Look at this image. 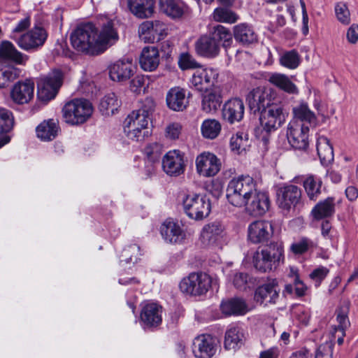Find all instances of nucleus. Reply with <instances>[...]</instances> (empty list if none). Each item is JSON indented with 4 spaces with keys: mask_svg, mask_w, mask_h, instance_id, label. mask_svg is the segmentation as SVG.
I'll return each instance as SVG.
<instances>
[{
    "mask_svg": "<svg viewBox=\"0 0 358 358\" xmlns=\"http://www.w3.org/2000/svg\"><path fill=\"white\" fill-rule=\"evenodd\" d=\"M232 41L229 29L219 24L215 26L208 34L201 36L194 43V49L199 56L215 58L220 54V42L224 48H228Z\"/></svg>",
    "mask_w": 358,
    "mask_h": 358,
    "instance_id": "1",
    "label": "nucleus"
},
{
    "mask_svg": "<svg viewBox=\"0 0 358 358\" xmlns=\"http://www.w3.org/2000/svg\"><path fill=\"white\" fill-rule=\"evenodd\" d=\"M141 255L140 247L136 244H133L124 249L121 257L123 259L122 261H124L127 263H135Z\"/></svg>",
    "mask_w": 358,
    "mask_h": 358,
    "instance_id": "56",
    "label": "nucleus"
},
{
    "mask_svg": "<svg viewBox=\"0 0 358 358\" xmlns=\"http://www.w3.org/2000/svg\"><path fill=\"white\" fill-rule=\"evenodd\" d=\"M58 121L54 119L44 120L36 129L38 138L44 141L55 138L59 132Z\"/></svg>",
    "mask_w": 358,
    "mask_h": 358,
    "instance_id": "38",
    "label": "nucleus"
},
{
    "mask_svg": "<svg viewBox=\"0 0 358 358\" xmlns=\"http://www.w3.org/2000/svg\"><path fill=\"white\" fill-rule=\"evenodd\" d=\"M156 103L152 97L148 96L139 101L138 109L134 110L139 112L140 115L150 120V116L155 110Z\"/></svg>",
    "mask_w": 358,
    "mask_h": 358,
    "instance_id": "53",
    "label": "nucleus"
},
{
    "mask_svg": "<svg viewBox=\"0 0 358 358\" xmlns=\"http://www.w3.org/2000/svg\"><path fill=\"white\" fill-rule=\"evenodd\" d=\"M283 255V246L279 243H271L253 255V264L260 272L265 273L276 267Z\"/></svg>",
    "mask_w": 358,
    "mask_h": 358,
    "instance_id": "5",
    "label": "nucleus"
},
{
    "mask_svg": "<svg viewBox=\"0 0 358 358\" xmlns=\"http://www.w3.org/2000/svg\"><path fill=\"white\" fill-rule=\"evenodd\" d=\"M96 39L97 28L91 22L78 25L70 36L73 48L76 51L89 56L99 55Z\"/></svg>",
    "mask_w": 358,
    "mask_h": 358,
    "instance_id": "2",
    "label": "nucleus"
},
{
    "mask_svg": "<svg viewBox=\"0 0 358 358\" xmlns=\"http://www.w3.org/2000/svg\"><path fill=\"white\" fill-rule=\"evenodd\" d=\"M220 122L215 119H208L203 122L201 133L203 137L209 139L215 138L221 131Z\"/></svg>",
    "mask_w": 358,
    "mask_h": 358,
    "instance_id": "47",
    "label": "nucleus"
},
{
    "mask_svg": "<svg viewBox=\"0 0 358 358\" xmlns=\"http://www.w3.org/2000/svg\"><path fill=\"white\" fill-rule=\"evenodd\" d=\"M10 37L20 48L28 51L42 46L47 39L48 34L43 27L36 25L19 37L15 35H10Z\"/></svg>",
    "mask_w": 358,
    "mask_h": 358,
    "instance_id": "11",
    "label": "nucleus"
},
{
    "mask_svg": "<svg viewBox=\"0 0 358 358\" xmlns=\"http://www.w3.org/2000/svg\"><path fill=\"white\" fill-rule=\"evenodd\" d=\"M121 105V101L117 98V95L113 93H108L104 96L99 103V110L102 115L110 116L115 113L118 110Z\"/></svg>",
    "mask_w": 358,
    "mask_h": 358,
    "instance_id": "42",
    "label": "nucleus"
},
{
    "mask_svg": "<svg viewBox=\"0 0 358 358\" xmlns=\"http://www.w3.org/2000/svg\"><path fill=\"white\" fill-rule=\"evenodd\" d=\"M119 39L117 31L114 28L111 20L103 24L100 30L97 29V45L99 55L103 53L107 49L113 45Z\"/></svg>",
    "mask_w": 358,
    "mask_h": 358,
    "instance_id": "20",
    "label": "nucleus"
},
{
    "mask_svg": "<svg viewBox=\"0 0 358 358\" xmlns=\"http://www.w3.org/2000/svg\"><path fill=\"white\" fill-rule=\"evenodd\" d=\"M350 302L348 299L344 300L340 307L339 311L337 312V331L341 333V337L337 339V344L339 345L343 343V337L345 336V330L350 326V322L348 318Z\"/></svg>",
    "mask_w": 358,
    "mask_h": 358,
    "instance_id": "37",
    "label": "nucleus"
},
{
    "mask_svg": "<svg viewBox=\"0 0 358 358\" xmlns=\"http://www.w3.org/2000/svg\"><path fill=\"white\" fill-rule=\"evenodd\" d=\"M234 286L239 290H245L249 282V275L246 273L236 272L231 275Z\"/></svg>",
    "mask_w": 358,
    "mask_h": 358,
    "instance_id": "60",
    "label": "nucleus"
},
{
    "mask_svg": "<svg viewBox=\"0 0 358 358\" xmlns=\"http://www.w3.org/2000/svg\"><path fill=\"white\" fill-rule=\"evenodd\" d=\"M280 289L275 280H272L258 287L255 292L256 302L268 306L275 304L279 298Z\"/></svg>",
    "mask_w": 358,
    "mask_h": 358,
    "instance_id": "19",
    "label": "nucleus"
},
{
    "mask_svg": "<svg viewBox=\"0 0 358 358\" xmlns=\"http://www.w3.org/2000/svg\"><path fill=\"white\" fill-rule=\"evenodd\" d=\"M212 285L211 277L203 272H193L184 278L179 287L182 292L194 296L205 295Z\"/></svg>",
    "mask_w": 358,
    "mask_h": 358,
    "instance_id": "8",
    "label": "nucleus"
},
{
    "mask_svg": "<svg viewBox=\"0 0 358 358\" xmlns=\"http://www.w3.org/2000/svg\"><path fill=\"white\" fill-rule=\"evenodd\" d=\"M166 26L159 20L145 21L138 28L140 38L145 43L161 40L166 34Z\"/></svg>",
    "mask_w": 358,
    "mask_h": 358,
    "instance_id": "15",
    "label": "nucleus"
},
{
    "mask_svg": "<svg viewBox=\"0 0 358 358\" xmlns=\"http://www.w3.org/2000/svg\"><path fill=\"white\" fill-rule=\"evenodd\" d=\"M135 67L129 59H120L109 68V76L111 80L123 82L129 80L134 73Z\"/></svg>",
    "mask_w": 358,
    "mask_h": 358,
    "instance_id": "23",
    "label": "nucleus"
},
{
    "mask_svg": "<svg viewBox=\"0 0 358 358\" xmlns=\"http://www.w3.org/2000/svg\"><path fill=\"white\" fill-rule=\"evenodd\" d=\"M280 63L285 67L294 69L299 65V55L295 50L286 52L280 57Z\"/></svg>",
    "mask_w": 358,
    "mask_h": 358,
    "instance_id": "51",
    "label": "nucleus"
},
{
    "mask_svg": "<svg viewBox=\"0 0 358 358\" xmlns=\"http://www.w3.org/2000/svg\"><path fill=\"white\" fill-rule=\"evenodd\" d=\"M129 10L138 18L150 17L155 12L154 0H127Z\"/></svg>",
    "mask_w": 358,
    "mask_h": 358,
    "instance_id": "31",
    "label": "nucleus"
},
{
    "mask_svg": "<svg viewBox=\"0 0 358 358\" xmlns=\"http://www.w3.org/2000/svg\"><path fill=\"white\" fill-rule=\"evenodd\" d=\"M162 169L170 176H178L185 169L184 154L178 150L169 151L163 157Z\"/></svg>",
    "mask_w": 358,
    "mask_h": 358,
    "instance_id": "16",
    "label": "nucleus"
},
{
    "mask_svg": "<svg viewBox=\"0 0 358 358\" xmlns=\"http://www.w3.org/2000/svg\"><path fill=\"white\" fill-rule=\"evenodd\" d=\"M159 8L173 19L181 17L185 12V5L180 0H159Z\"/></svg>",
    "mask_w": 358,
    "mask_h": 358,
    "instance_id": "39",
    "label": "nucleus"
},
{
    "mask_svg": "<svg viewBox=\"0 0 358 358\" xmlns=\"http://www.w3.org/2000/svg\"><path fill=\"white\" fill-rule=\"evenodd\" d=\"M196 170L199 176L210 178L216 176L221 170L220 159L213 153L203 152L195 160Z\"/></svg>",
    "mask_w": 358,
    "mask_h": 358,
    "instance_id": "12",
    "label": "nucleus"
},
{
    "mask_svg": "<svg viewBox=\"0 0 358 358\" xmlns=\"http://www.w3.org/2000/svg\"><path fill=\"white\" fill-rule=\"evenodd\" d=\"M276 203L280 209L285 213L295 210L302 203L301 189L292 184H285L278 188Z\"/></svg>",
    "mask_w": 358,
    "mask_h": 358,
    "instance_id": "9",
    "label": "nucleus"
},
{
    "mask_svg": "<svg viewBox=\"0 0 358 358\" xmlns=\"http://www.w3.org/2000/svg\"><path fill=\"white\" fill-rule=\"evenodd\" d=\"M334 348V341H327L317 348L315 353V358H333Z\"/></svg>",
    "mask_w": 358,
    "mask_h": 358,
    "instance_id": "58",
    "label": "nucleus"
},
{
    "mask_svg": "<svg viewBox=\"0 0 358 358\" xmlns=\"http://www.w3.org/2000/svg\"><path fill=\"white\" fill-rule=\"evenodd\" d=\"M162 152V145L158 143L148 144L144 149V153L148 159L152 162L158 161Z\"/></svg>",
    "mask_w": 358,
    "mask_h": 358,
    "instance_id": "57",
    "label": "nucleus"
},
{
    "mask_svg": "<svg viewBox=\"0 0 358 358\" xmlns=\"http://www.w3.org/2000/svg\"><path fill=\"white\" fill-rule=\"evenodd\" d=\"M248 146V136L243 132H238L232 136L230 139V148L231 150L240 154L245 151Z\"/></svg>",
    "mask_w": 358,
    "mask_h": 358,
    "instance_id": "49",
    "label": "nucleus"
},
{
    "mask_svg": "<svg viewBox=\"0 0 358 358\" xmlns=\"http://www.w3.org/2000/svg\"><path fill=\"white\" fill-rule=\"evenodd\" d=\"M224 231V226L221 222H211L205 224L202 228L200 234L201 241L206 246L213 245L222 237Z\"/></svg>",
    "mask_w": 358,
    "mask_h": 358,
    "instance_id": "29",
    "label": "nucleus"
},
{
    "mask_svg": "<svg viewBox=\"0 0 358 358\" xmlns=\"http://www.w3.org/2000/svg\"><path fill=\"white\" fill-rule=\"evenodd\" d=\"M92 113V104L85 99H74L66 103L62 108L65 121L73 125L85 122Z\"/></svg>",
    "mask_w": 358,
    "mask_h": 358,
    "instance_id": "6",
    "label": "nucleus"
},
{
    "mask_svg": "<svg viewBox=\"0 0 358 358\" xmlns=\"http://www.w3.org/2000/svg\"><path fill=\"white\" fill-rule=\"evenodd\" d=\"M285 290L289 294H292L294 290L297 296H302L305 295L306 287L299 278L298 275L294 277V284H288L285 285Z\"/></svg>",
    "mask_w": 358,
    "mask_h": 358,
    "instance_id": "61",
    "label": "nucleus"
},
{
    "mask_svg": "<svg viewBox=\"0 0 358 358\" xmlns=\"http://www.w3.org/2000/svg\"><path fill=\"white\" fill-rule=\"evenodd\" d=\"M185 214L194 220H201L208 217L211 210V203L206 195L196 193L186 194L182 199Z\"/></svg>",
    "mask_w": 358,
    "mask_h": 358,
    "instance_id": "7",
    "label": "nucleus"
},
{
    "mask_svg": "<svg viewBox=\"0 0 358 358\" xmlns=\"http://www.w3.org/2000/svg\"><path fill=\"white\" fill-rule=\"evenodd\" d=\"M212 17L216 22L227 24H234L239 19V16L235 12L224 7L215 8L212 14Z\"/></svg>",
    "mask_w": 358,
    "mask_h": 358,
    "instance_id": "46",
    "label": "nucleus"
},
{
    "mask_svg": "<svg viewBox=\"0 0 358 358\" xmlns=\"http://www.w3.org/2000/svg\"><path fill=\"white\" fill-rule=\"evenodd\" d=\"M19 75V70L16 68L0 69V88L8 86L10 82L17 78Z\"/></svg>",
    "mask_w": 358,
    "mask_h": 358,
    "instance_id": "55",
    "label": "nucleus"
},
{
    "mask_svg": "<svg viewBox=\"0 0 358 358\" xmlns=\"http://www.w3.org/2000/svg\"><path fill=\"white\" fill-rule=\"evenodd\" d=\"M271 90L265 87L253 89L247 96L249 107L254 113L260 112L273 104L271 100Z\"/></svg>",
    "mask_w": 358,
    "mask_h": 358,
    "instance_id": "17",
    "label": "nucleus"
},
{
    "mask_svg": "<svg viewBox=\"0 0 358 358\" xmlns=\"http://www.w3.org/2000/svg\"><path fill=\"white\" fill-rule=\"evenodd\" d=\"M337 20L344 25H348L350 23V13L346 3H341L337 5Z\"/></svg>",
    "mask_w": 358,
    "mask_h": 358,
    "instance_id": "62",
    "label": "nucleus"
},
{
    "mask_svg": "<svg viewBox=\"0 0 358 358\" xmlns=\"http://www.w3.org/2000/svg\"><path fill=\"white\" fill-rule=\"evenodd\" d=\"M34 94V83L30 79L16 83L10 92L12 100L17 104L29 103Z\"/></svg>",
    "mask_w": 358,
    "mask_h": 358,
    "instance_id": "21",
    "label": "nucleus"
},
{
    "mask_svg": "<svg viewBox=\"0 0 358 358\" xmlns=\"http://www.w3.org/2000/svg\"><path fill=\"white\" fill-rule=\"evenodd\" d=\"M271 84L288 93H296V86L283 74L273 73L268 80Z\"/></svg>",
    "mask_w": 358,
    "mask_h": 358,
    "instance_id": "45",
    "label": "nucleus"
},
{
    "mask_svg": "<svg viewBox=\"0 0 358 358\" xmlns=\"http://www.w3.org/2000/svg\"><path fill=\"white\" fill-rule=\"evenodd\" d=\"M163 238L170 243H181L186 237L185 231L180 225L171 220H166L161 227Z\"/></svg>",
    "mask_w": 358,
    "mask_h": 358,
    "instance_id": "27",
    "label": "nucleus"
},
{
    "mask_svg": "<svg viewBox=\"0 0 358 358\" xmlns=\"http://www.w3.org/2000/svg\"><path fill=\"white\" fill-rule=\"evenodd\" d=\"M14 117L9 110L0 107V135L10 131L13 127Z\"/></svg>",
    "mask_w": 358,
    "mask_h": 358,
    "instance_id": "50",
    "label": "nucleus"
},
{
    "mask_svg": "<svg viewBox=\"0 0 358 358\" xmlns=\"http://www.w3.org/2000/svg\"><path fill=\"white\" fill-rule=\"evenodd\" d=\"M334 211V198H327L318 203L312 210L311 214L314 219L319 220L331 215Z\"/></svg>",
    "mask_w": 358,
    "mask_h": 358,
    "instance_id": "44",
    "label": "nucleus"
},
{
    "mask_svg": "<svg viewBox=\"0 0 358 358\" xmlns=\"http://www.w3.org/2000/svg\"><path fill=\"white\" fill-rule=\"evenodd\" d=\"M214 339L210 335H201L195 338L193 352L198 358H210L215 353Z\"/></svg>",
    "mask_w": 358,
    "mask_h": 358,
    "instance_id": "26",
    "label": "nucleus"
},
{
    "mask_svg": "<svg viewBox=\"0 0 358 358\" xmlns=\"http://www.w3.org/2000/svg\"><path fill=\"white\" fill-rule=\"evenodd\" d=\"M141 68L145 71H155L159 64V54L155 47H145L139 59Z\"/></svg>",
    "mask_w": 358,
    "mask_h": 358,
    "instance_id": "33",
    "label": "nucleus"
},
{
    "mask_svg": "<svg viewBox=\"0 0 358 358\" xmlns=\"http://www.w3.org/2000/svg\"><path fill=\"white\" fill-rule=\"evenodd\" d=\"M222 103V91L218 87L205 90L201 101L202 110L207 113L215 112Z\"/></svg>",
    "mask_w": 358,
    "mask_h": 358,
    "instance_id": "30",
    "label": "nucleus"
},
{
    "mask_svg": "<svg viewBox=\"0 0 358 358\" xmlns=\"http://www.w3.org/2000/svg\"><path fill=\"white\" fill-rule=\"evenodd\" d=\"M309 131L310 129L308 127L289 122L286 132L289 144L296 150H306L308 147Z\"/></svg>",
    "mask_w": 358,
    "mask_h": 358,
    "instance_id": "14",
    "label": "nucleus"
},
{
    "mask_svg": "<svg viewBox=\"0 0 358 358\" xmlns=\"http://www.w3.org/2000/svg\"><path fill=\"white\" fill-rule=\"evenodd\" d=\"M234 38L243 45H250L257 41V35L253 27L247 23H241L234 27Z\"/></svg>",
    "mask_w": 358,
    "mask_h": 358,
    "instance_id": "35",
    "label": "nucleus"
},
{
    "mask_svg": "<svg viewBox=\"0 0 358 358\" xmlns=\"http://www.w3.org/2000/svg\"><path fill=\"white\" fill-rule=\"evenodd\" d=\"M315 247V243L310 239L303 237L290 246L291 251L295 255H302Z\"/></svg>",
    "mask_w": 358,
    "mask_h": 358,
    "instance_id": "54",
    "label": "nucleus"
},
{
    "mask_svg": "<svg viewBox=\"0 0 358 358\" xmlns=\"http://www.w3.org/2000/svg\"><path fill=\"white\" fill-rule=\"evenodd\" d=\"M217 76L218 73L213 69L200 67L193 73L191 83L196 90L203 92L213 85Z\"/></svg>",
    "mask_w": 358,
    "mask_h": 358,
    "instance_id": "22",
    "label": "nucleus"
},
{
    "mask_svg": "<svg viewBox=\"0 0 358 358\" xmlns=\"http://www.w3.org/2000/svg\"><path fill=\"white\" fill-rule=\"evenodd\" d=\"M243 207L248 214L254 217L262 216L270 208L269 196L267 193L261 192L257 188Z\"/></svg>",
    "mask_w": 358,
    "mask_h": 358,
    "instance_id": "13",
    "label": "nucleus"
},
{
    "mask_svg": "<svg viewBox=\"0 0 358 358\" xmlns=\"http://www.w3.org/2000/svg\"><path fill=\"white\" fill-rule=\"evenodd\" d=\"M124 131L129 138L135 141H141L149 135L148 127L145 129H140L139 127L124 128Z\"/></svg>",
    "mask_w": 358,
    "mask_h": 358,
    "instance_id": "59",
    "label": "nucleus"
},
{
    "mask_svg": "<svg viewBox=\"0 0 358 358\" xmlns=\"http://www.w3.org/2000/svg\"><path fill=\"white\" fill-rule=\"evenodd\" d=\"M322 182L314 175H308L303 181V187L307 196L311 201H316L321 194Z\"/></svg>",
    "mask_w": 358,
    "mask_h": 358,
    "instance_id": "41",
    "label": "nucleus"
},
{
    "mask_svg": "<svg viewBox=\"0 0 358 358\" xmlns=\"http://www.w3.org/2000/svg\"><path fill=\"white\" fill-rule=\"evenodd\" d=\"M284 121L282 107L278 103L271 104L260 111V125L255 129L256 136L266 143L270 134L276 131Z\"/></svg>",
    "mask_w": 358,
    "mask_h": 358,
    "instance_id": "4",
    "label": "nucleus"
},
{
    "mask_svg": "<svg viewBox=\"0 0 358 358\" xmlns=\"http://www.w3.org/2000/svg\"><path fill=\"white\" fill-rule=\"evenodd\" d=\"M293 118L289 122L299 124L300 126L315 127L317 124V117L306 103H301L292 109Z\"/></svg>",
    "mask_w": 358,
    "mask_h": 358,
    "instance_id": "25",
    "label": "nucleus"
},
{
    "mask_svg": "<svg viewBox=\"0 0 358 358\" xmlns=\"http://www.w3.org/2000/svg\"><path fill=\"white\" fill-rule=\"evenodd\" d=\"M244 103L240 99L235 98L227 101L223 106L222 110V118L233 124L236 122H240L244 115Z\"/></svg>",
    "mask_w": 358,
    "mask_h": 358,
    "instance_id": "24",
    "label": "nucleus"
},
{
    "mask_svg": "<svg viewBox=\"0 0 358 358\" xmlns=\"http://www.w3.org/2000/svg\"><path fill=\"white\" fill-rule=\"evenodd\" d=\"M181 131L182 125L180 123H171L166 128V136L172 140L178 139Z\"/></svg>",
    "mask_w": 358,
    "mask_h": 358,
    "instance_id": "63",
    "label": "nucleus"
},
{
    "mask_svg": "<svg viewBox=\"0 0 358 358\" xmlns=\"http://www.w3.org/2000/svg\"><path fill=\"white\" fill-rule=\"evenodd\" d=\"M150 119L139 114V112L132 111L125 119L124 122V128L145 129L148 127Z\"/></svg>",
    "mask_w": 358,
    "mask_h": 358,
    "instance_id": "48",
    "label": "nucleus"
},
{
    "mask_svg": "<svg viewBox=\"0 0 358 358\" xmlns=\"http://www.w3.org/2000/svg\"><path fill=\"white\" fill-rule=\"evenodd\" d=\"M179 68L182 71L195 69L201 66L195 58L189 52H182L179 55L178 61Z\"/></svg>",
    "mask_w": 358,
    "mask_h": 358,
    "instance_id": "52",
    "label": "nucleus"
},
{
    "mask_svg": "<svg viewBox=\"0 0 358 358\" xmlns=\"http://www.w3.org/2000/svg\"><path fill=\"white\" fill-rule=\"evenodd\" d=\"M185 90L180 87L171 88L166 94L168 107L174 111H182L188 105Z\"/></svg>",
    "mask_w": 358,
    "mask_h": 358,
    "instance_id": "32",
    "label": "nucleus"
},
{
    "mask_svg": "<svg viewBox=\"0 0 358 358\" xmlns=\"http://www.w3.org/2000/svg\"><path fill=\"white\" fill-rule=\"evenodd\" d=\"M31 25V17L30 15H26L23 19L20 20L15 27L13 29L10 35H15L17 34L22 32L29 28Z\"/></svg>",
    "mask_w": 358,
    "mask_h": 358,
    "instance_id": "64",
    "label": "nucleus"
},
{
    "mask_svg": "<svg viewBox=\"0 0 358 358\" xmlns=\"http://www.w3.org/2000/svg\"><path fill=\"white\" fill-rule=\"evenodd\" d=\"M220 308L222 313L226 315H242L249 310L245 301L240 298L222 301Z\"/></svg>",
    "mask_w": 358,
    "mask_h": 358,
    "instance_id": "40",
    "label": "nucleus"
},
{
    "mask_svg": "<svg viewBox=\"0 0 358 358\" xmlns=\"http://www.w3.org/2000/svg\"><path fill=\"white\" fill-rule=\"evenodd\" d=\"M273 224L266 220H257L250 223L248 228V239L253 243H264L273 236Z\"/></svg>",
    "mask_w": 358,
    "mask_h": 358,
    "instance_id": "18",
    "label": "nucleus"
},
{
    "mask_svg": "<svg viewBox=\"0 0 358 358\" xmlns=\"http://www.w3.org/2000/svg\"><path fill=\"white\" fill-rule=\"evenodd\" d=\"M244 335L238 327H231L225 334L224 347L227 350H235L243 342Z\"/></svg>",
    "mask_w": 358,
    "mask_h": 358,
    "instance_id": "43",
    "label": "nucleus"
},
{
    "mask_svg": "<svg viewBox=\"0 0 358 358\" xmlns=\"http://www.w3.org/2000/svg\"><path fill=\"white\" fill-rule=\"evenodd\" d=\"M257 187L256 181L250 176L234 178L227 187V199L231 205L243 208Z\"/></svg>",
    "mask_w": 358,
    "mask_h": 358,
    "instance_id": "3",
    "label": "nucleus"
},
{
    "mask_svg": "<svg viewBox=\"0 0 358 358\" xmlns=\"http://www.w3.org/2000/svg\"><path fill=\"white\" fill-rule=\"evenodd\" d=\"M64 75L60 70H54L38 83V96L43 101L55 97L62 85Z\"/></svg>",
    "mask_w": 358,
    "mask_h": 358,
    "instance_id": "10",
    "label": "nucleus"
},
{
    "mask_svg": "<svg viewBox=\"0 0 358 358\" xmlns=\"http://www.w3.org/2000/svg\"><path fill=\"white\" fill-rule=\"evenodd\" d=\"M28 57L18 51L9 41L0 43V62H12L17 64H24Z\"/></svg>",
    "mask_w": 358,
    "mask_h": 358,
    "instance_id": "28",
    "label": "nucleus"
},
{
    "mask_svg": "<svg viewBox=\"0 0 358 358\" xmlns=\"http://www.w3.org/2000/svg\"><path fill=\"white\" fill-rule=\"evenodd\" d=\"M317 151L323 166L332 164L334 160V146L327 137L321 136L317 139Z\"/></svg>",
    "mask_w": 358,
    "mask_h": 358,
    "instance_id": "36",
    "label": "nucleus"
},
{
    "mask_svg": "<svg viewBox=\"0 0 358 358\" xmlns=\"http://www.w3.org/2000/svg\"><path fill=\"white\" fill-rule=\"evenodd\" d=\"M141 321L147 326H157L162 322V307L156 303H148L141 310Z\"/></svg>",
    "mask_w": 358,
    "mask_h": 358,
    "instance_id": "34",
    "label": "nucleus"
}]
</instances>
